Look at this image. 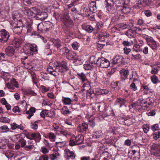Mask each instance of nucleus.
<instances>
[{"label": "nucleus", "mask_w": 160, "mask_h": 160, "mask_svg": "<svg viewBox=\"0 0 160 160\" xmlns=\"http://www.w3.org/2000/svg\"><path fill=\"white\" fill-rule=\"evenodd\" d=\"M12 21V22L11 23L13 32L16 34H19L21 33L23 27L22 21L19 20L16 23L15 22L14 23Z\"/></svg>", "instance_id": "nucleus-1"}, {"label": "nucleus", "mask_w": 160, "mask_h": 160, "mask_svg": "<svg viewBox=\"0 0 160 160\" xmlns=\"http://www.w3.org/2000/svg\"><path fill=\"white\" fill-rule=\"evenodd\" d=\"M18 141L21 142V147L24 148V149L27 151L31 150L34 147L32 141L31 140H28L27 142L24 139L21 138Z\"/></svg>", "instance_id": "nucleus-2"}, {"label": "nucleus", "mask_w": 160, "mask_h": 160, "mask_svg": "<svg viewBox=\"0 0 160 160\" xmlns=\"http://www.w3.org/2000/svg\"><path fill=\"white\" fill-rule=\"evenodd\" d=\"M97 66L102 68H107L110 65V62L107 59L102 57L98 58L96 62Z\"/></svg>", "instance_id": "nucleus-3"}, {"label": "nucleus", "mask_w": 160, "mask_h": 160, "mask_svg": "<svg viewBox=\"0 0 160 160\" xmlns=\"http://www.w3.org/2000/svg\"><path fill=\"white\" fill-rule=\"evenodd\" d=\"M125 60L122 57L117 55L113 59L112 63L113 65H116L117 67H120L125 64Z\"/></svg>", "instance_id": "nucleus-4"}, {"label": "nucleus", "mask_w": 160, "mask_h": 160, "mask_svg": "<svg viewBox=\"0 0 160 160\" xmlns=\"http://www.w3.org/2000/svg\"><path fill=\"white\" fill-rule=\"evenodd\" d=\"M9 37V33L5 29L0 31V42H1L3 43L7 42Z\"/></svg>", "instance_id": "nucleus-5"}, {"label": "nucleus", "mask_w": 160, "mask_h": 160, "mask_svg": "<svg viewBox=\"0 0 160 160\" xmlns=\"http://www.w3.org/2000/svg\"><path fill=\"white\" fill-rule=\"evenodd\" d=\"M121 75V81H123L126 79H128L129 71L127 68H123L120 72Z\"/></svg>", "instance_id": "nucleus-6"}, {"label": "nucleus", "mask_w": 160, "mask_h": 160, "mask_svg": "<svg viewBox=\"0 0 160 160\" xmlns=\"http://www.w3.org/2000/svg\"><path fill=\"white\" fill-rule=\"evenodd\" d=\"M32 45L30 43H28L23 46L22 49L23 52L28 56L32 55V52H31V47H32Z\"/></svg>", "instance_id": "nucleus-7"}, {"label": "nucleus", "mask_w": 160, "mask_h": 160, "mask_svg": "<svg viewBox=\"0 0 160 160\" xmlns=\"http://www.w3.org/2000/svg\"><path fill=\"white\" fill-rule=\"evenodd\" d=\"M23 42V40L22 38H17L12 42L11 44L16 48H18L20 47V45Z\"/></svg>", "instance_id": "nucleus-8"}, {"label": "nucleus", "mask_w": 160, "mask_h": 160, "mask_svg": "<svg viewBox=\"0 0 160 160\" xmlns=\"http://www.w3.org/2000/svg\"><path fill=\"white\" fill-rule=\"evenodd\" d=\"M130 2L132 7L135 8H139L141 7L142 3L140 0H130Z\"/></svg>", "instance_id": "nucleus-9"}, {"label": "nucleus", "mask_w": 160, "mask_h": 160, "mask_svg": "<svg viewBox=\"0 0 160 160\" xmlns=\"http://www.w3.org/2000/svg\"><path fill=\"white\" fill-rule=\"evenodd\" d=\"M48 17V14L45 12H38L36 15V18L37 19L42 21Z\"/></svg>", "instance_id": "nucleus-10"}, {"label": "nucleus", "mask_w": 160, "mask_h": 160, "mask_svg": "<svg viewBox=\"0 0 160 160\" xmlns=\"http://www.w3.org/2000/svg\"><path fill=\"white\" fill-rule=\"evenodd\" d=\"M57 67L62 69V68L67 71L69 68L67 66V64L66 62L63 61L61 62H58L57 63Z\"/></svg>", "instance_id": "nucleus-11"}, {"label": "nucleus", "mask_w": 160, "mask_h": 160, "mask_svg": "<svg viewBox=\"0 0 160 160\" xmlns=\"http://www.w3.org/2000/svg\"><path fill=\"white\" fill-rule=\"evenodd\" d=\"M5 52L7 56H12L14 53V49L12 46H9L5 49Z\"/></svg>", "instance_id": "nucleus-12"}, {"label": "nucleus", "mask_w": 160, "mask_h": 160, "mask_svg": "<svg viewBox=\"0 0 160 160\" xmlns=\"http://www.w3.org/2000/svg\"><path fill=\"white\" fill-rule=\"evenodd\" d=\"M45 32L50 31L54 26L53 23L49 21L44 22Z\"/></svg>", "instance_id": "nucleus-13"}, {"label": "nucleus", "mask_w": 160, "mask_h": 160, "mask_svg": "<svg viewBox=\"0 0 160 160\" xmlns=\"http://www.w3.org/2000/svg\"><path fill=\"white\" fill-rule=\"evenodd\" d=\"M53 72H52V75L54 76H57L59 74V72H61L62 73L64 72V71L57 67V65L54 67V69L53 70Z\"/></svg>", "instance_id": "nucleus-14"}, {"label": "nucleus", "mask_w": 160, "mask_h": 160, "mask_svg": "<svg viewBox=\"0 0 160 160\" xmlns=\"http://www.w3.org/2000/svg\"><path fill=\"white\" fill-rule=\"evenodd\" d=\"M89 6L90 12L93 13H95L96 12L97 8L95 2L91 1L89 3Z\"/></svg>", "instance_id": "nucleus-15"}, {"label": "nucleus", "mask_w": 160, "mask_h": 160, "mask_svg": "<svg viewBox=\"0 0 160 160\" xmlns=\"http://www.w3.org/2000/svg\"><path fill=\"white\" fill-rule=\"evenodd\" d=\"M128 102V100L123 98H118L116 101V103L117 105H119V107H121L122 105Z\"/></svg>", "instance_id": "nucleus-16"}, {"label": "nucleus", "mask_w": 160, "mask_h": 160, "mask_svg": "<svg viewBox=\"0 0 160 160\" xmlns=\"http://www.w3.org/2000/svg\"><path fill=\"white\" fill-rule=\"evenodd\" d=\"M83 61L81 58L77 56L75 57L74 59L73 60V63L75 65H79L82 64Z\"/></svg>", "instance_id": "nucleus-17"}, {"label": "nucleus", "mask_w": 160, "mask_h": 160, "mask_svg": "<svg viewBox=\"0 0 160 160\" xmlns=\"http://www.w3.org/2000/svg\"><path fill=\"white\" fill-rule=\"evenodd\" d=\"M32 139H34L36 142H39L41 139V136L39 133H33L31 135Z\"/></svg>", "instance_id": "nucleus-18"}, {"label": "nucleus", "mask_w": 160, "mask_h": 160, "mask_svg": "<svg viewBox=\"0 0 160 160\" xmlns=\"http://www.w3.org/2000/svg\"><path fill=\"white\" fill-rule=\"evenodd\" d=\"M141 45H140L139 44H136L134 45L133 48V51L136 52H138L142 51L143 49V45L140 43Z\"/></svg>", "instance_id": "nucleus-19"}, {"label": "nucleus", "mask_w": 160, "mask_h": 160, "mask_svg": "<svg viewBox=\"0 0 160 160\" xmlns=\"http://www.w3.org/2000/svg\"><path fill=\"white\" fill-rule=\"evenodd\" d=\"M88 125L86 123H83L82 125L79 126L78 128V130L82 132L86 131L88 129Z\"/></svg>", "instance_id": "nucleus-20"}, {"label": "nucleus", "mask_w": 160, "mask_h": 160, "mask_svg": "<svg viewBox=\"0 0 160 160\" xmlns=\"http://www.w3.org/2000/svg\"><path fill=\"white\" fill-rule=\"evenodd\" d=\"M38 31L39 33L44 32V22L39 23L37 26Z\"/></svg>", "instance_id": "nucleus-21"}, {"label": "nucleus", "mask_w": 160, "mask_h": 160, "mask_svg": "<svg viewBox=\"0 0 160 160\" xmlns=\"http://www.w3.org/2000/svg\"><path fill=\"white\" fill-rule=\"evenodd\" d=\"M152 152L156 154H158L160 155V146L154 145L153 146L152 148Z\"/></svg>", "instance_id": "nucleus-22"}, {"label": "nucleus", "mask_w": 160, "mask_h": 160, "mask_svg": "<svg viewBox=\"0 0 160 160\" xmlns=\"http://www.w3.org/2000/svg\"><path fill=\"white\" fill-rule=\"evenodd\" d=\"M84 140V137L83 135H80L76 137L75 140L77 145H79L82 143Z\"/></svg>", "instance_id": "nucleus-23"}, {"label": "nucleus", "mask_w": 160, "mask_h": 160, "mask_svg": "<svg viewBox=\"0 0 160 160\" xmlns=\"http://www.w3.org/2000/svg\"><path fill=\"white\" fill-rule=\"evenodd\" d=\"M78 78L81 80L82 82H84L87 80L85 74L83 72L77 73Z\"/></svg>", "instance_id": "nucleus-24"}, {"label": "nucleus", "mask_w": 160, "mask_h": 160, "mask_svg": "<svg viewBox=\"0 0 160 160\" xmlns=\"http://www.w3.org/2000/svg\"><path fill=\"white\" fill-rule=\"evenodd\" d=\"M66 155L68 157L74 159L75 156L73 155L74 153L72 151H71L69 149H66L65 150Z\"/></svg>", "instance_id": "nucleus-25"}, {"label": "nucleus", "mask_w": 160, "mask_h": 160, "mask_svg": "<svg viewBox=\"0 0 160 160\" xmlns=\"http://www.w3.org/2000/svg\"><path fill=\"white\" fill-rule=\"evenodd\" d=\"M54 46L57 48H60L62 46V43L61 40L59 39L54 40L53 41Z\"/></svg>", "instance_id": "nucleus-26"}, {"label": "nucleus", "mask_w": 160, "mask_h": 160, "mask_svg": "<svg viewBox=\"0 0 160 160\" xmlns=\"http://www.w3.org/2000/svg\"><path fill=\"white\" fill-rule=\"evenodd\" d=\"M67 56L68 59H72L73 60L74 59L75 57H76L77 56L76 54L73 52L69 50L67 54Z\"/></svg>", "instance_id": "nucleus-27"}, {"label": "nucleus", "mask_w": 160, "mask_h": 160, "mask_svg": "<svg viewBox=\"0 0 160 160\" xmlns=\"http://www.w3.org/2000/svg\"><path fill=\"white\" fill-rule=\"evenodd\" d=\"M126 0H115L114 4L116 6L119 7L122 6L125 3Z\"/></svg>", "instance_id": "nucleus-28"}, {"label": "nucleus", "mask_w": 160, "mask_h": 160, "mask_svg": "<svg viewBox=\"0 0 160 160\" xmlns=\"http://www.w3.org/2000/svg\"><path fill=\"white\" fill-rule=\"evenodd\" d=\"M62 101L65 105H70L71 103L72 100L70 98L63 97Z\"/></svg>", "instance_id": "nucleus-29"}, {"label": "nucleus", "mask_w": 160, "mask_h": 160, "mask_svg": "<svg viewBox=\"0 0 160 160\" xmlns=\"http://www.w3.org/2000/svg\"><path fill=\"white\" fill-rule=\"evenodd\" d=\"M126 34L129 37H133L136 34L135 32L132 28L128 29L126 33Z\"/></svg>", "instance_id": "nucleus-30"}, {"label": "nucleus", "mask_w": 160, "mask_h": 160, "mask_svg": "<svg viewBox=\"0 0 160 160\" xmlns=\"http://www.w3.org/2000/svg\"><path fill=\"white\" fill-rule=\"evenodd\" d=\"M27 33H31V34H30V35H36V32H34L33 31V29H32V28L31 27V26L28 25L27 26Z\"/></svg>", "instance_id": "nucleus-31"}, {"label": "nucleus", "mask_w": 160, "mask_h": 160, "mask_svg": "<svg viewBox=\"0 0 160 160\" xmlns=\"http://www.w3.org/2000/svg\"><path fill=\"white\" fill-rule=\"evenodd\" d=\"M7 87L10 89L13 90L15 88V87L18 88V83H16L14 85L9 83H8L6 84Z\"/></svg>", "instance_id": "nucleus-32"}, {"label": "nucleus", "mask_w": 160, "mask_h": 160, "mask_svg": "<svg viewBox=\"0 0 160 160\" xmlns=\"http://www.w3.org/2000/svg\"><path fill=\"white\" fill-rule=\"evenodd\" d=\"M131 8L129 6H124L122 9V12L125 14L128 13L130 12Z\"/></svg>", "instance_id": "nucleus-33"}, {"label": "nucleus", "mask_w": 160, "mask_h": 160, "mask_svg": "<svg viewBox=\"0 0 160 160\" xmlns=\"http://www.w3.org/2000/svg\"><path fill=\"white\" fill-rule=\"evenodd\" d=\"M152 82L153 84H155L159 82V80L158 77L155 75H153L151 77Z\"/></svg>", "instance_id": "nucleus-34"}, {"label": "nucleus", "mask_w": 160, "mask_h": 160, "mask_svg": "<svg viewBox=\"0 0 160 160\" xmlns=\"http://www.w3.org/2000/svg\"><path fill=\"white\" fill-rule=\"evenodd\" d=\"M61 112L62 114L64 115L68 114L70 112L68 108L66 106H64L62 108Z\"/></svg>", "instance_id": "nucleus-35"}, {"label": "nucleus", "mask_w": 160, "mask_h": 160, "mask_svg": "<svg viewBox=\"0 0 160 160\" xmlns=\"http://www.w3.org/2000/svg\"><path fill=\"white\" fill-rule=\"evenodd\" d=\"M97 59L94 56H92L91 57L90 62V63L92 64L91 65H93L92 64H93L95 65L94 67H96V65H96V62L97 61Z\"/></svg>", "instance_id": "nucleus-36"}, {"label": "nucleus", "mask_w": 160, "mask_h": 160, "mask_svg": "<svg viewBox=\"0 0 160 160\" xmlns=\"http://www.w3.org/2000/svg\"><path fill=\"white\" fill-rule=\"evenodd\" d=\"M105 2L108 7H109L110 8H112L114 4L113 0H105Z\"/></svg>", "instance_id": "nucleus-37"}, {"label": "nucleus", "mask_w": 160, "mask_h": 160, "mask_svg": "<svg viewBox=\"0 0 160 160\" xmlns=\"http://www.w3.org/2000/svg\"><path fill=\"white\" fill-rule=\"evenodd\" d=\"M85 30L88 32L91 33L92 32L93 30H94L95 29H93V28L90 25H87L85 27Z\"/></svg>", "instance_id": "nucleus-38"}, {"label": "nucleus", "mask_w": 160, "mask_h": 160, "mask_svg": "<svg viewBox=\"0 0 160 160\" xmlns=\"http://www.w3.org/2000/svg\"><path fill=\"white\" fill-rule=\"evenodd\" d=\"M10 121V119L7 117H2L0 118L1 122L9 123Z\"/></svg>", "instance_id": "nucleus-39"}, {"label": "nucleus", "mask_w": 160, "mask_h": 160, "mask_svg": "<svg viewBox=\"0 0 160 160\" xmlns=\"http://www.w3.org/2000/svg\"><path fill=\"white\" fill-rule=\"evenodd\" d=\"M44 53L45 55L48 56L51 55L52 53V50L49 48H47L44 50Z\"/></svg>", "instance_id": "nucleus-40"}, {"label": "nucleus", "mask_w": 160, "mask_h": 160, "mask_svg": "<svg viewBox=\"0 0 160 160\" xmlns=\"http://www.w3.org/2000/svg\"><path fill=\"white\" fill-rule=\"evenodd\" d=\"M94 67V65H91L88 63L85 64L84 65V68L86 70H91Z\"/></svg>", "instance_id": "nucleus-41"}, {"label": "nucleus", "mask_w": 160, "mask_h": 160, "mask_svg": "<svg viewBox=\"0 0 160 160\" xmlns=\"http://www.w3.org/2000/svg\"><path fill=\"white\" fill-rule=\"evenodd\" d=\"M72 47L74 49L78 50L80 47V44L77 42H74L72 44Z\"/></svg>", "instance_id": "nucleus-42"}, {"label": "nucleus", "mask_w": 160, "mask_h": 160, "mask_svg": "<svg viewBox=\"0 0 160 160\" xmlns=\"http://www.w3.org/2000/svg\"><path fill=\"white\" fill-rule=\"evenodd\" d=\"M152 136L155 140H157L160 138V131H158L154 133L152 135Z\"/></svg>", "instance_id": "nucleus-43"}, {"label": "nucleus", "mask_w": 160, "mask_h": 160, "mask_svg": "<svg viewBox=\"0 0 160 160\" xmlns=\"http://www.w3.org/2000/svg\"><path fill=\"white\" fill-rule=\"evenodd\" d=\"M132 57L131 58L132 59H138L141 58L142 56L139 54H135L132 53Z\"/></svg>", "instance_id": "nucleus-44"}, {"label": "nucleus", "mask_w": 160, "mask_h": 160, "mask_svg": "<svg viewBox=\"0 0 160 160\" xmlns=\"http://www.w3.org/2000/svg\"><path fill=\"white\" fill-rule=\"evenodd\" d=\"M37 121H35L31 123V127L33 129L36 130L38 128Z\"/></svg>", "instance_id": "nucleus-45"}, {"label": "nucleus", "mask_w": 160, "mask_h": 160, "mask_svg": "<svg viewBox=\"0 0 160 160\" xmlns=\"http://www.w3.org/2000/svg\"><path fill=\"white\" fill-rule=\"evenodd\" d=\"M102 135L101 134V132H95L94 134L93 135V138H100V136Z\"/></svg>", "instance_id": "nucleus-46"}, {"label": "nucleus", "mask_w": 160, "mask_h": 160, "mask_svg": "<svg viewBox=\"0 0 160 160\" xmlns=\"http://www.w3.org/2000/svg\"><path fill=\"white\" fill-rule=\"evenodd\" d=\"M25 92L26 94H29L33 96H36L37 95L36 93L34 91L31 90V89L27 90L25 91Z\"/></svg>", "instance_id": "nucleus-47"}, {"label": "nucleus", "mask_w": 160, "mask_h": 160, "mask_svg": "<svg viewBox=\"0 0 160 160\" xmlns=\"http://www.w3.org/2000/svg\"><path fill=\"white\" fill-rule=\"evenodd\" d=\"M148 45L153 49H155L157 47L156 42L155 41L152 43H148Z\"/></svg>", "instance_id": "nucleus-48"}, {"label": "nucleus", "mask_w": 160, "mask_h": 160, "mask_svg": "<svg viewBox=\"0 0 160 160\" xmlns=\"http://www.w3.org/2000/svg\"><path fill=\"white\" fill-rule=\"evenodd\" d=\"M155 0H143V2L147 6H149L150 5L151 3L154 1Z\"/></svg>", "instance_id": "nucleus-49"}, {"label": "nucleus", "mask_w": 160, "mask_h": 160, "mask_svg": "<svg viewBox=\"0 0 160 160\" xmlns=\"http://www.w3.org/2000/svg\"><path fill=\"white\" fill-rule=\"evenodd\" d=\"M159 128V125L156 124L153 125L151 127V129L153 131L158 130Z\"/></svg>", "instance_id": "nucleus-50"}, {"label": "nucleus", "mask_w": 160, "mask_h": 160, "mask_svg": "<svg viewBox=\"0 0 160 160\" xmlns=\"http://www.w3.org/2000/svg\"><path fill=\"white\" fill-rule=\"evenodd\" d=\"M60 50L61 52H62L63 54L66 53V55L69 51L68 48L66 47H64L60 49Z\"/></svg>", "instance_id": "nucleus-51"}, {"label": "nucleus", "mask_w": 160, "mask_h": 160, "mask_svg": "<svg viewBox=\"0 0 160 160\" xmlns=\"http://www.w3.org/2000/svg\"><path fill=\"white\" fill-rule=\"evenodd\" d=\"M99 92L102 94H106L109 92V91L108 90L104 89H100Z\"/></svg>", "instance_id": "nucleus-52"}, {"label": "nucleus", "mask_w": 160, "mask_h": 160, "mask_svg": "<svg viewBox=\"0 0 160 160\" xmlns=\"http://www.w3.org/2000/svg\"><path fill=\"white\" fill-rule=\"evenodd\" d=\"M25 67L27 68V69H30L32 68V63L29 62H27L26 63V65H25Z\"/></svg>", "instance_id": "nucleus-53"}, {"label": "nucleus", "mask_w": 160, "mask_h": 160, "mask_svg": "<svg viewBox=\"0 0 160 160\" xmlns=\"http://www.w3.org/2000/svg\"><path fill=\"white\" fill-rule=\"evenodd\" d=\"M44 113L45 115H46L47 117H50L51 118H52L53 117L54 115H49L48 114V110H45L42 111Z\"/></svg>", "instance_id": "nucleus-54"}, {"label": "nucleus", "mask_w": 160, "mask_h": 160, "mask_svg": "<svg viewBox=\"0 0 160 160\" xmlns=\"http://www.w3.org/2000/svg\"><path fill=\"white\" fill-rule=\"evenodd\" d=\"M103 25L102 22H98L95 28H94L95 30H98Z\"/></svg>", "instance_id": "nucleus-55"}, {"label": "nucleus", "mask_w": 160, "mask_h": 160, "mask_svg": "<svg viewBox=\"0 0 160 160\" xmlns=\"http://www.w3.org/2000/svg\"><path fill=\"white\" fill-rule=\"evenodd\" d=\"M98 38L99 40L102 41H103L105 40V36L103 35V34H100L98 35Z\"/></svg>", "instance_id": "nucleus-56"}, {"label": "nucleus", "mask_w": 160, "mask_h": 160, "mask_svg": "<svg viewBox=\"0 0 160 160\" xmlns=\"http://www.w3.org/2000/svg\"><path fill=\"white\" fill-rule=\"evenodd\" d=\"M130 87L133 91H135L137 89V87L134 82L130 85Z\"/></svg>", "instance_id": "nucleus-57"}, {"label": "nucleus", "mask_w": 160, "mask_h": 160, "mask_svg": "<svg viewBox=\"0 0 160 160\" xmlns=\"http://www.w3.org/2000/svg\"><path fill=\"white\" fill-rule=\"evenodd\" d=\"M0 129H1L2 130H6L5 131H3V132H6L9 131V129L8 128V126L6 125H4L0 127Z\"/></svg>", "instance_id": "nucleus-58"}, {"label": "nucleus", "mask_w": 160, "mask_h": 160, "mask_svg": "<svg viewBox=\"0 0 160 160\" xmlns=\"http://www.w3.org/2000/svg\"><path fill=\"white\" fill-rule=\"evenodd\" d=\"M133 31L135 32V33L136 34L139 32L140 31H141V30L139 27H133L132 28Z\"/></svg>", "instance_id": "nucleus-59"}, {"label": "nucleus", "mask_w": 160, "mask_h": 160, "mask_svg": "<svg viewBox=\"0 0 160 160\" xmlns=\"http://www.w3.org/2000/svg\"><path fill=\"white\" fill-rule=\"evenodd\" d=\"M123 49L124 51V53L126 54H128L131 51V49L127 47L124 48Z\"/></svg>", "instance_id": "nucleus-60"}, {"label": "nucleus", "mask_w": 160, "mask_h": 160, "mask_svg": "<svg viewBox=\"0 0 160 160\" xmlns=\"http://www.w3.org/2000/svg\"><path fill=\"white\" fill-rule=\"evenodd\" d=\"M48 157L47 155H43L41 156L39 160H48Z\"/></svg>", "instance_id": "nucleus-61"}, {"label": "nucleus", "mask_w": 160, "mask_h": 160, "mask_svg": "<svg viewBox=\"0 0 160 160\" xmlns=\"http://www.w3.org/2000/svg\"><path fill=\"white\" fill-rule=\"evenodd\" d=\"M122 44L124 46H129L131 45V43L126 41H124L122 43Z\"/></svg>", "instance_id": "nucleus-62"}, {"label": "nucleus", "mask_w": 160, "mask_h": 160, "mask_svg": "<svg viewBox=\"0 0 160 160\" xmlns=\"http://www.w3.org/2000/svg\"><path fill=\"white\" fill-rule=\"evenodd\" d=\"M145 54H147L148 53V47L146 46L144 47L143 46V49L142 51Z\"/></svg>", "instance_id": "nucleus-63"}, {"label": "nucleus", "mask_w": 160, "mask_h": 160, "mask_svg": "<svg viewBox=\"0 0 160 160\" xmlns=\"http://www.w3.org/2000/svg\"><path fill=\"white\" fill-rule=\"evenodd\" d=\"M76 142V140L75 141L73 140H70L69 142V144L70 146H73L77 145Z\"/></svg>", "instance_id": "nucleus-64"}]
</instances>
